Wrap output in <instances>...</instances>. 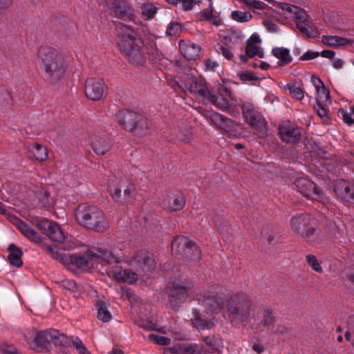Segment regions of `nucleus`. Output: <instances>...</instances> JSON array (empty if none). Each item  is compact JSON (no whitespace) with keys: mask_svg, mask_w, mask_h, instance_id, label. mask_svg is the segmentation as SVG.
Instances as JSON below:
<instances>
[{"mask_svg":"<svg viewBox=\"0 0 354 354\" xmlns=\"http://www.w3.org/2000/svg\"><path fill=\"white\" fill-rule=\"evenodd\" d=\"M116 30L117 44L121 53L133 64H143L145 62V44L138 32L124 24L118 25Z\"/></svg>","mask_w":354,"mask_h":354,"instance_id":"nucleus-1","label":"nucleus"},{"mask_svg":"<svg viewBox=\"0 0 354 354\" xmlns=\"http://www.w3.org/2000/svg\"><path fill=\"white\" fill-rule=\"evenodd\" d=\"M37 55L46 79L52 84L60 81L66 71L64 58L56 50L48 46L40 47Z\"/></svg>","mask_w":354,"mask_h":354,"instance_id":"nucleus-2","label":"nucleus"},{"mask_svg":"<svg viewBox=\"0 0 354 354\" xmlns=\"http://www.w3.org/2000/svg\"><path fill=\"white\" fill-rule=\"evenodd\" d=\"M226 313L232 324L248 323L254 317V309L250 297L239 292L230 296L225 304Z\"/></svg>","mask_w":354,"mask_h":354,"instance_id":"nucleus-3","label":"nucleus"},{"mask_svg":"<svg viewBox=\"0 0 354 354\" xmlns=\"http://www.w3.org/2000/svg\"><path fill=\"white\" fill-rule=\"evenodd\" d=\"M30 348L37 353H48L53 346L68 348L71 342L64 333L54 328L39 330L32 339L28 342Z\"/></svg>","mask_w":354,"mask_h":354,"instance_id":"nucleus-4","label":"nucleus"},{"mask_svg":"<svg viewBox=\"0 0 354 354\" xmlns=\"http://www.w3.org/2000/svg\"><path fill=\"white\" fill-rule=\"evenodd\" d=\"M75 216L78 224L85 228L104 232L109 227V222L104 212L95 205L86 203L79 205Z\"/></svg>","mask_w":354,"mask_h":354,"instance_id":"nucleus-5","label":"nucleus"},{"mask_svg":"<svg viewBox=\"0 0 354 354\" xmlns=\"http://www.w3.org/2000/svg\"><path fill=\"white\" fill-rule=\"evenodd\" d=\"M278 12L286 18H295L297 28L300 32L308 38H316L319 36L317 29L310 26L306 12L299 7L290 3L280 2L276 6Z\"/></svg>","mask_w":354,"mask_h":354,"instance_id":"nucleus-6","label":"nucleus"},{"mask_svg":"<svg viewBox=\"0 0 354 354\" xmlns=\"http://www.w3.org/2000/svg\"><path fill=\"white\" fill-rule=\"evenodd\" d=\"M115 117L118 124L126 131L138 136L149 134V122L142 115L133 111L122 109L116 113Z\"/></svg>","mask_w":354,"mask_h":354,"instance_id":"nucleus-7","label":"nucleus"},{"mask_svg":"<svg viewBox=\"0 0 354 354\" xmlns=\"http://www.w3.org/2000/svg\"><path fill=\"white\" fill-rule=\"evenodd\" d=\"M104 261L109 264L115 263V266L110 268L108 274L118 282L133 284L138 279V274L131 270L122 268L119 263L121 262V258L111 251L104 250L99 254Z\"/></svg>","mask_w":354,"mask_h":354,"instance_id":"nucleus-8","label":"nucleus"},{"mask_svg":"<svg viewBox=\"0 0 354 354\" xmlns=\"http://www.w3.org/2000/svg\"><path fill=\"white\" fill-rule=\"evenodd\" d=\"M42 247L55 259H59L60 261L69 268H85L90 261L95 257L91 252L74 254H59L55 251L53 245L42 244Z\"/></svg>","mask_w":354,"mask_h":354,"instance_id":"nucleus-9","label":"nucleus"},{"mask_svg":"<svg viewBox=\"0 0 354 354\" xmlns=\"http://www.w3.org/2000/svg\"><path fill=\"white\" fill-rule=\"evenodd\" d=\"M292 231L306 241L314 240L316 228L314 218L308 214H297L290 218Z\"/></svg>","mask_w":354,"mask_h":354,"instance_id":"nucleus-10","label":"nucleus"},{"mask_svg":"<svg viewBox=\"0 0 354 354\" xmlns=\"http://www.w3.org/2000/svg\"><path fill=\"white\" fill-rule=\"evenodd\" d=\"M173 255L180 256L187 260L196 262L201 257V251L193 241L185 236H178L171 243Z\"/></svg>","mask_w":354,"mask_h":354,"instance_id":"nucleus-11","label":"nucleus"},{"mask_svg":"<svg viewBox=\"0 0 354 354\" xmlns=\"http://www.w3.org/2000/svg\"><path fill=\"white\" fill-rule=\"evenodd\" d=\"M243 115L246 122L252 127L253 132L259 138H264L267 133L266 120L254 105L249 102L241 106Z\"/></svg>","mask_w":354,"mask_h":354,"instance_id":"nucleus-12","label":"nucleus"},{"mask_svg":"<svg viewBox=\"0 0 354 354\" xmlns=\"http://www.w3.org/2000/svg\"><path fill=\"white\" fill-rule=\"evenodd\" d=\"M227 296V290L219 286H213L207 294L198 299L207 310L212 313H219L223 307L224 299Z\"/></svg>","mask_w":354,"mask_h":354,"instance_id":"nucleus-13","label":"nucleus"},{"mask_svg":"<svg viewBox=\"0 0 354 354\" xmlns=\"http://www.w3.org/2000/svg\"><path fill=\"white\" fill-rule=\"evenodd\" d=\"M205 101L211 103L223 111L229 113L237 112L236 107L232 103L231 92L225 86L219 88L218 95L213 94L210 91Z\"/></svg>","mask_w":354,"mask_h":354,"instance_id":"nucleus-14","label":"nucleus"},{"mask_svg":"<svg viewBox=\"0 0 354 354\" xmlns=\"http://www.w3.org/2000/svg\"><path fill=\"white\" fill-rule=\"evenodd\" d=\"M88 142L94 153L97 156L105 155L112 146V140L105 132H97L90 135Z\"/></svg>","mask_w":354,"mask_h":354,"instance_id":"nucleus-15","label":"nucleus"},{"mask_svg":"<svg viewBox=\"0 0 354 354\" xmlns=\"http://www.w3.org/2000/svg\"><path fill=\"white\" fill-rule=\"evenodd\" d=\"M294 184L297 190L308 199L319 201L323 195L322 190L308 178H299Z\"/></svg>","mask_w":354,"mask_h":354,"instance_id":"nucleus-16","label":"nucleus"},{"mask_svg":"<svg viewBox=\"0 0 354 354\" xmlns=\"http://www.w3.org/2000/svg\"><path fill=\"white\" fill-rule=\"evenodd\" d=\"M35 225L52 241L62 243L65 240V235L57 223L43 218L37 219Z\"/></svg>","mask_w":354,"mask_h":354,"instance_id":"nucleus-17","label":"nucleus"},{"mask_svg":"<svg viewBox=\"0 0 354 354\" xmlns=\"http://www.w3.org/2000/svg\"><path fill=\"white\" fill-rule=\"evenodd\" d=\"M192 288L189 282L184 283L183 285L174 283L169 289V303L173 308H178L183 304L188 297V290Z\"/></svg>","mask_w":354,"mask_h":354,"instance_id":"nucleus-18","label":"nucleus"},{"mask_svg":"<svg viewBox=\"0 0 354 354\" xmlns=\"http://www.w3.org/2000/svg\"><path fill=\"white\" fill-rule=\"evenodd\" d=\"M279 135L281 140L287 144L298 143L301 137L300 128L290 122L279 124Z\"/></svg>","mask_w":354,"mask_h":354,"instance_id":"nucleus-19","label":"nucleus"},{"mask_svg":"<svg viewBox=\"0 0 354 354\" xmlns=\"http://www.w3.org/2000/svg\"><path fill=\"white\" fill-rule=\"evenodd\" d=\"M130 266L148 272L156 268V261L148 252L140 250L136 252L129 260Z\"/></svg>","mask_w":354,"mask_h":354,"instance_id":"nucleus-20","label":"nucleus"},{"mask_svg":"<svg viewBox=\"0 0 354 354\" xmlns=\"http://www.w3.org/2000/svg\"><path fill=\"white\" fill-rule=\"evenodd\" d=\"M85 95L92 100H100L104 94V82L99 78H89L85 82Z\"/></svg>","mask_w":354,"mask_h":354,"instance_id":"nucleus-21","label":"nucleus"},{"mask_svg":"<svg viewBox=\"0 0 354 354\" xmlns=\"http://www.w3.org/2000/svg\"><path fill=\"white\" fill-rule=\"evenodd\" d=\"M334 192L342 201L354 203V186L344 180H337L333 187Z\"/></svg>","mask_w":354,"mask_h":354,"instance_id":"nucleus-22","label":"nucleus"},{"mask_svg":"<svg viewBox=\"0 0 354 354\" xmlns=\"http://www.w3.org/2000/svg\"><path fill=\"white\" fill-rule=\"evenodd\" d=\"M185 88L204 101L210 92L206 86L205 81L196 77L188 79L185 84Z\"/></svg>","mask_w":354,"mask_h":354,"instance_id":"nucleus-23","label":"nucleus"},{"mask_svg":"<svg viewBox=\"0 0 354 354\" xmlns=\"http://www.w3.org/2000/svg\"><path fill=\"white\" fill-rule=\"evenodd\" d=\"M113 12L115 17L124 21L133 20L134 17L133 8L124 0H114Z\"/></svg>","mask_w":354,"mask_h":354,"instance_id":"nucleus-24","label":"nucleus"},{"mask_svg":"<svg viewBox=\"0 0 354 354\" xmlns=\"http://www.w3.org/2000/svg\"><path fill=\"white\" fill-rule=\"evenodd\" d=\"M31 191L37 200V205L39 207L48 209L55 204L53 198L50 196L49 192L45 188L40 186H33Z\"/></svg>","mask_w":354,"mask_h":354,"instance_id":"nucleus-25","label":"nucleus"},{"mask_svg":"<svg viewBox=\"0 0 354 354\" xmlns=\"http://www.w3.org/2000/svg\"><path fill=\"white\" fill-rule=\"evenodd\" d=\"M179 48L182 55L188 60H195L199 57L201 48L192 42H179Z\"/></svg>","mask_w":354,"mask_h":354,"instance_id":"nucleus-26","label":"nucleus"},{"mask_svg":"<svg viewBox=\"0 0 354 354\" xmlns=\"http://www.w3.org/2000/svg\"><path fill=\"white\" fill-rule=\"evenodd\" d=\"M124 186L123 181L115 176H112L108 180V191L111 198L116 202H122V187Z\"/></svg>","mask_w":354,"mask_h":354,"instance_id":"nucleus-27","label":"nucleus"},{"mask_svg":"<svg viewBox=\"0 0 354 354\" xmlns=\"http://www.w3.org/2000/svg\"><path fill=\"white\" fill-rule=\"evenodd\" d=\"M209 119L218 128L228 131L234 126L233 120L217 112H213L209 115Z\"/></svg>","mask_w":354,"mask_h":354,"instance_id":"nucleus-28","label":"nucleus"},{"mask_svg":"<svg viewBox=\"0 0 354 354\" xmlns=\"http://www.w3.org/2000/svg\"><path fill=\"white\" fill-rule=\"evenodd\" d=\"M18 228L29 240L38 244L42 243V237L40 234L33 228L30 227L26 223L19 221L18 223Z\"/></svg>","mask_w":354,"mask_h":354,"instance_id":"nucleus-29","label":"nucleus"},{"mask_svg":"<svg viewBox=\"0 0 354 354\" xmlns=\"http://www.w3.org/2000/svg\"><path fill=\"white\" fill-rule=\"evenodd\" d=\"M185 205V199L180 193L173 194L169 198L168 202H165L163 206L172 211L181 210Z\"/></svg>","mask_w":354,"mask_h":354,"instance_id":"nucleus-30","label":"nucleus"},{"mask_svg":"<svg viewBox=\"0 0 354 354\" xmlns=\"http://www.w3.org/2000/svg\"><path fill=\"white\" fill-rule=\"evenodd\" d=\"M8 251L9 252L8 259L11 265L17 268L21 267L23 264L21 260L23 251L21 249L17 247L15 244L11 243L8 248Z\"/></svg>","mask_w":354,"mask_h":354,"instance_id":"nucleus-31","label":"nucleus"},{"mask_svg":"<svg viewBox=\"0 0 354 354\" xmlns=\"http://www.w3.org/2000/svg\"><path fill=\"white\" fill-rule=\"evenodd\" d=\"M272 54L279 60V64L281 66H286L292 61V57L288 48L283 47L273 48Z\"/></svg>","mask_w":354,"mask_h":354,"instance_id":"nucleus-32","label":"nucleus"},{"mask_svg":"<svg viewBox=\"0 0 354 354\" xmlns=\"http://www.w3.org/2000/svg\"><path fill=\"white\" fill-rule=\"evenodd\" d=\"M144 48L147 51L149 59L153 64H160L164 59L163 54L158 49L154 41H150Z\"/></svg>","mask_w":354,"mask_h":354,"instance_id":"nucleus-33","label":"nucleus"},{"mask_svg":"<svg viewBox=\"0 0 354 354\" xmlns=\"http://www.w3.org/2000/svg\"><path fill=\"white\" fill-rule=\"evenodd\" d=\"M167 2L176 6V8L183 11H189L194 8V6L196 3L202 2V0H166Z\"/></svg>","mask_w":354,"mask_h":354,"instance_id":"nucleus-34","label":"nucleus"},{"mask_svg":"<svg viewBox=\"0 0 354 354\" xmlns=\"http://www.w3.org/2000/svg\"><path fill=\"white\" fill-rule=\"evenodd\" d=\"M29 152L38 161H44L48 157L46 149L37 143H34L29 147Z\"/></svg>","mask_w":354,"mask_h":354,"instance_id":"nucleus-35","label":"nucleus"},{"mask_svg":"<svg viewBox=\"0 0 354 354\" xmlns=\"http://www.w3.org/2000/svg\"><path fill=\"white\" fill-rule=\"evenodd\" d=\"M97 310V318L103 322H108L112 319L111 313L107 309L105 303L102 301H98L96 304Z\"/></svg>","mask_w":354,"mask_h":354,"instance_id":"nucleus-36","label":"nucleus"},{"mask_svg":"<svg viewBox=\"0 0 354 354\" xmlns=\"http://www.w3.org/2000/svg\"><path fill=\"white\" fill-rule=\"evenodd\" d=\"M323 41L329 46H344L348 43V39L339 36H326L323 38Z\"/></svg>","mask_w":354,"mask_h":354,"instance_id":"nucleus-37","label":"nucleus"},{"mask_svg":"<svg viewBox=\"0 0 354 354\" xmlns=\"http://www.w3.org/2000/svg\"><path fill=\"white\" fill-rule=\"evenodd\" d=\"M203 341L214 351H218L219 348L223 345L222 339L214 335L204 337Z\"/></svg>","mask_w":354,"mask_h":354,"instance_id":"nucleus-38","label":"nucleus"},{"mask_svg":"<svg viewBox=\"0 0 354 354\" xmlns=\"http://www.w3.org/2000/svg\"><path fill=\"white\" fill-rule=\"evenodd\" d=\"M231 17L237 22L247 23L252 19V15L250 12L234 10L232 12Z\"/></svg>","mask_w":354,"mask_h":354,"instance_id":"nucleus-39","label":"nucleus"},{"mask_svg":"<svg viewBox=\"0 0 354 354\" xmlns=\"http://www.w3.org/2000/svg\"><path fill=\"white\" fill-rule=\"evenodd\" d=\"M316 91L317 93V96L316 97V103H323L326 102L328 100H329V91L325 87V86H322L320 88L317 86Z\"/></svg>","mask_w":354,"mask_h":354,"instance_id":"nucleus-40","label":"nucleus"},{"mask_svg":"<svg viewBox=\"0 0 354 354\" xmlns=\"http://www.w3.org/2000/svg\"><path fill=\"white\" fill-rule=\"evenodd\" d=\"M242 2L246 5L250 10H252L253 12L255 11V10H264L266 8L267 5L258 0H241Z\"/></svg>","mask_w":354,"mask_h":354,"instance_id":"nucleus-41","label":"nucleus"},{"mask_svg":"<svg viewBox=\"0 0 354 354\" xmlns=\"http://www.w3.org/2000/svg\"><path fill=\"white\" fill-rule=\"evenodd\" d=\"M12 102V97L8 91L0 87V106H7L11 104Z\"/></svg>","mask_w":354,"mask_h":354,"instance_id":"nucleus-42","label":"nucleus"},{"mask_svg":"<svg viewBox=\"0 0 354 354\" xmlns=\"http://www.w3.org/2000/svg\"><path fill=\"white\" fill-rule=\"evenodd\" d=\"M274 317L272 313L266 310L263 313V319H261V324L264 328H270L274 324Z\"/></svg>","mask_w":354,"mask_h":354,"instance_id":"nucleus-43","label":"nucleus"},{"mask_svg":"<svg viewBox=\"0 0 354 354\" xmlns=\"http://www.w3.org/2000/svg\"><path fill=\"white\" fill-rule=\"evenodd\" d=\"M345 337L348 341L353 342L354 340V315L350 316L348 319Z\"/></svg>","mask_w":354,"mask_h":354,"instance_id":"nucleus-44","label":"nucleus"},{"mask_svg":"<svg viewBox=\"0 0 354 354\" xmlns=\"http://www.w3.org/2000/svg\"><path fill=\"white\" fill-rule=\"evenodd\" d=\"M68 340L71 342V346L73 345L79 354H90L82 341L79 337H76L73 339H68Z\"/></svg>","mask_w":354,"mask_h":354,"instance_id":"nucleus-45","label":"nucleus"},{"mask_svg":"<svg viewBox=\"0 0 354 354\" xmlns=\"http://www.w3.org/2000/svg\"><path fill=\"white\" fill-rule=\"evenodd\" d=\"M183 26L181 24L176 21H171L167 28L166 33L170 36H176L181 32Z\"/></svg>","mask_w":354,"mask_h":354,"instance_id":"nucleus-46","label":"nucleus"},{"mask_svg":"<svg viewBox=\"0 0 354 354\" xmlns=\"http://www.w3.org/2000/svg\"><path fill=\"white\" fill-rule=\"evenodd\" d=\"M306 259L307 263L312 268L313 270L317 272H322V268L319 265V263L315 255L308 254L306 256Z\"/></svg>","mask_w":354,"mask_h":354,"instance_id":"nucleus-47","label":"nucleus"},{"mask_svg":"<svg viewBox=\"0 0 354 354\" xmlns=\"http://www.w3.org/2000/svg\"><path fill=\"white\" fill-rule=\"evenodd\" d=\"M288 89L293 97L299 100L303 99L304 94V91L301 88L297 86L296 84H292L288 86Z\"/></svg>","mask_w":354,"mask_h":354,"instance_id":"nucleus-48","label":"nucleus"},{"mask_svg":"<svg viewBox=\"0 0 354 354\" xmlns=\"http://www.w3.org/2000/svg\"><path fill=\"white\" fill-rule=\"evenodd\" d=\"M149 339L154 341L156 344L162 346L169 345L171 342L169 338L164 336L158 335L156 334H150L149 335Z\"/></svg>","mask_w":354,"mask_h":354,"instance_id":"nucleus-49","label":"nucleus"},{"mask_svg":"<svg viewBox=\"0 0 354 354\" xmlns=\"http://www.w3.org/2000/svg\"><path fill=\"white\" fill-rule=\"evenodd\" d=\"M181 348L185 354H201V351L196 344H184Z\"/></svg>","mask_w":354,"mask_h":354,"instance_id":"nucleus-50","label":"nucleus"},{"mask_svg":"<svg viewBox=\"0 0 354 354\" xmlns=\"http://www.w3.org/2000/svg\"><path fill=\"white\" fill-rule=\"evenodd\" d=\"M216 50L218 54H221L226 59H227L229 60H232V59L233 57V54L231 52V50L230 49H228L227 48L218 44L216 47Z\"/></svg>","mask_w":354,"mask_h":354,"instance_id":"nucleus-51","label":"nucleus"},{"mask_svg":"<svg viewBox=\"0 0 354 354\" xmlns=\"http://www.w3.org/2000/svg\"><path fill=\"white\" fill-rule=\"evenodd\" d=\"M192 137V133L189 129H182L177 135L179 140L184 142H189Z\"/></svg>","mask_w":354,"mask_h":354,"instance_id":"nucleus-52","label":"nucleus"},{"mask_svg":"<svg viewBox=\"0 0 354 354\" xmlns=\"http://www.w3.org/2000/svg\"><path fill=\"white\" fill-rule=\"evenodd\" d=\"M239 78L243 82L256 81L258 77L254 73L248 71L243 72L239 74Z\"/></svg>","mask_w":354,"mask_h":354,"instance_id":"nucleus-53","label":"nucleus"},{"mask_svg":"<svg viewBox=\"0 0 354 354\" xmlns=\"http://www.w3.org/2000/svg\"><path fill=\"white\" fill-rule=\"evenodd\" d=\"M266 29L270 32H277L279 31V26L277 24L270 19H265L263 22Z\"/></svg>","mask_w":354,"mask_h":354,"instance_id":"nucleus-54","label":"nucleus"},{"mask_svg":"<svg viewBox=\"0 0 354 354\" xmlns=\"http://www.w3.org/2000/svg\"><path fill=\"white\" fill-rule=\"evenodd\" d=\"M156 12V8L151 5H146L142 8V15L147 19L153 17Z\"/></svg>","mask_w":354,"mask_h":354,"instance_id":"nucleus-55","label":"nucleus"},{"mask_svg":"<svg viewBox=\"0 0 354 354\" xmlns=\"http://www.w3.org/2000/svg\"><path fill=\"white\" fill-rule=\"evenodd\" d=\"M315 109L317 113V115L322 119L326 120L328 118L326 109L323 106L322 103H316L315 105Z\"/></svg>","mask_w":354,"mask_h":354,"instance_id":"nucleus-56","label":"nucleus"},{"mask_svg":"<svg viewBox=\"0 0 354 354\" xmlns=\"http://www.w3.org/2000/svg\"><path fill=\"white\" fill-rule=\"evenodd\" d=\"M258 51V46L253 45V44L247 43L245 47V52L250 58L254 57Z\"/></svg>","mask_w":354,"mask_h":354,"instance_id":"nucleus-57","label":"nucleus"},{"mask_svg":"<svg viewBox=\"0 0 354 354\" xmlns=\"http://www.w3.org/2000/svg\"><path fill=\"white\" fill-rule=\"evenodd\" d=\"M62 286L71 292H75L77 289V284L73 280H64L62 281Z\"/></svg>","mask_w":354,"mask_h":354,"instance_id":"nucleus-58","label":"nucleus"},{"mask_svg":"<svg viewBox=\"0 0 354 354\" xmlns=\"http://www.w3.org/2000/svg\"><path fill=\"white\" fill-rule=\"evenodd\" d=\"M319 56V52H315L313 50L306 51L303 55L300 57L301 60H310L313 59Z\"/></svg>","mask_w":354,"mask_h":354,"instance_id":"nucleus-59","label":"nucleus"},{"mask_svg":"<svg viewBox=\"0 0 354 354\" xmlns=\"http://www.w3.org/2000/svg\"><path fill=\"white\" fill-rule=\"evenodd\" d=\"M194 324L201 329L207 328L209 327V322L205 320H203L200 317H197V315H196L194 319Z\"/></svg>","mask_w":354,"mask_h":354,"instance_id":"nucleus-60","label":"nucleus"},{"mask_svg":"<svg viewBox=\"0 0 354 354\" xmlns=\"http://www.w3.org/2000/svg\"><path fill=\"white\" fill-rule=\"evenodd\" d=\"M252 348L257 354H261L265 350L264 346L259 342L254 343L252 346Z\"/></svg>","mask_w":354,"mask_h":354,"instance_id":"nucleus-61","label":"nucleus"},{"mask_svg":"<svg viewBox=\"0 0 354 354\" xmlns=\"http://www.w3.org/2000/svg\"><path fill=\"white\" fill-rule=\"evenodd\" d=\"M205 65L207 69L214 71V69L218 66V64L216 61L212 59H207L205 62Z\"/></svg>","mask_w":354,"mask_h":354,"instance_id":"nucleus-62","label":"nucleus"},{"mask_svg":"<svg viewBox=\"0 0 354 354\" xmlns=\"http://www.w3.org/2000/svg\"><path fill=\"white\" fill-rule=\"evenodd\" d=\"M319 55L325 58L333 59L335 55V53L330 50H324L319 53Z\"/></svg>","mask_w":354,"mask_h":354,"instance_id":"nucleus-63","label":"nucleus"},{"mask_svg":"<svg viewBox=\"0 0 354 354\" xmlns=\"http://www.w3.org/2000/svg\"><path fill=\"white\" fill-rule=\"evenodd\" d=\"M343 119L344 121L348 124L349 126L354 124V119L352 118V115L351 113H348L347 112H345L343 114Z\"/></svg>","mask_w":354,"mask_h":354,"instance_id":"nucleus-64","label":"nucleus"}]
</instances>
